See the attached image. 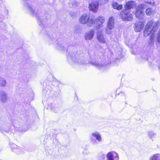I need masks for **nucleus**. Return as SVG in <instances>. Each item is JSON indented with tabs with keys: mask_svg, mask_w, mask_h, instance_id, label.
<instances>
[{
	"mask_svg": "<svg viewBox=\"0 0 160 160\" xmlns=\"http://www.w3.org/2000/svg\"><path fill=\"white\" fill-rule=\"evenodd\" d=\"M136 6V3L133 1L127 2L124 6L125 9L120 13V16L122 19L127 21H131L133 18L130 9Z\"/></svg>",
	"mask_w": 160,
	"mask_h": 160,
	"instance_id": "nucleus-3",
	"label": "nucleus"
},
{
	"mask_svg": "<svg viewBox=\"0 0 160 160\" xmlns=\"http://www.w3.org/2000/svg\"><path fill=\"white\" fill-rule=\"evenodd\" d=\"M149 160H160V154H156L151 156Z\"/></svg>",
	"mask_w": 160,
	"mask_h": 160,
	"instance_id": "nucleus-19",
	"label": "nucleus"
},
{
	"mask_svg": "<svg viewBox=\"0 0 160 160\" xmlns=\"http://www.w3.org/2000/svg\"><path fill=\"white\" fill-rule=\"evenodd\" d=\"M95 21L100 22L101 23H104L105 22V18L102 16H100L98 17L95 20Z\"/></svg>",
	"mask_w": 160,
	"mask_h": 160,
	"instance_id": "nucleus-20",
	"label": "nucleus"
},
{
	"mask_svg": "<svg viewBox=\"0 0 160 160\" xmlns=\"http://www.w3.org/2000/svg\"><path fill=\"white\" fill-rule=\"evenodd\" d=\"M113 8L118 10H121L122 8V5H119L117 2H113L112 4Z\"/></svg>",
	"mask_w": 160,
	"mask_h": 160,
	"instance_id": "nucleus-17",
	"label": "nucleus"
},
{
	"mask_svg": "<svg viewBox=\"0 0 160 160\" xmlns=\"http://www.w3.org/2000/svg\"><path fill=\"white\" fill-rule=\"evenodd\" d=\"M144 23L142 22H136L134 26V30L136 32H138L141 31L143 29Z\"/></svg>",
	"mask_w": 160,
	"mask_h": 160,
	"instance_id": "nucleus-12",
	"label": "nucleus"
},
{
	"mask_svg": "<svg viewBox=\"0 0 160 160\" xmlns=\"http://www.w3.org/2000/svg\"><path fill=\"white\" fill-rule=\"evenodd\" d=\"M69 62L71 64L84 65L87 62L86 59L84 57H80L77 54H72Z\"/></svg>",
	"mask_w": 160,
	"mask_h": 160,
	"instance_id": "nucleus-4",
	"label": "nucleus"
},
{
	"mask_svg": "<svg viewBox=\"0 0 160 160\" xmlns=\"http://www.w3.org/2000/svg\"><path fill=\"white\" fill-rule=\"evenodd\" d=\"M106 156L107 160H119V158L118 154L113 151L108 152Z\"/></svg>",
	"mask_w": 160,
	"mask_h": 160,
	"instance_id": "nucleus-8",
	"label": "nucleus"
},
{
	"mask_svg": "<svg viewBox=\"0 0 160 160\" xmlns=\"http://www.w3.org/2000/svg\"><path fill=\"white\" fill-rule=\"evenodd\" d=\"M100 3L102 4L107 3L108 2V0H100Z\"/></svg>",
	"mask_w": 160,
	"mask_h": 160,
	"instance_id": "nucleus-27",
	"label": "nucleus"
},
{
	"mask_svg": "<svg viewBox=\"0 0 160 160\" xmlns=\"http://www.w3.org/2000/svg\"><path fill=\"white\" fill-rule=\"evenodd\" d=\"M8 99L7 95L3 91H1L0 92V100L3 103H6Z\"/></svg>",
	"mask_w": 160,
	"mask_h": 160,
	"instance_id": "nucleus-13",
	"label": "nucleus"
},
{
	"mask_svg": "<svg viewBox=\"0 0 160 160\" xmlns=\"http://www.w3.org/2000/svg\"><path fill=\"white\" fill-rule=\"evenodd\" d=\"M94 31L92 29L86 33L85 38L86 40H88L92 39L94 36Z\"/></svg>",
	"mask_w": 160,
	"mask_h": 160,
	"instance_id": "nucleus-14",
	"label": "nucleus"
},
{
	"mask_svg": "<svg viewBox=\"0 0 160 160\" xmlns=\"http://www.w3.org/2000/svg\"><path fill=\"white\" fill-rule=\"evenodd\" d=\"M97 38L98 41L102 44L105 43L106 40L104 37V34L102 31L98 30L97 33Z\"/></svg>",
	"mask_w": 160,
	"mask_h": 160,
	"instance_id": "nucleus-10",
	"label": "nucleus"
},
{
	"mask_svg": "<svg viewBox=\"0 0 160 160\" xmlns=\"http://www.w3.org/2000/svg\"><path fill=\"white\" fill-rule=\"evenodd\" d=\"M98 2L96 0L92 1L89 3V10L93 12H96L98 10Z\"/></svg>",
	"mask_w": 160,
	"mask_h": 160,
	"instance_id": "nucleus-9",
	"label": "nucleus"
},
{
	"mask_svg": "<svg viewBox=\"0 0 160 160\" xmlns=\"http://www.w3.org/2000/svg\"><path fill=\"white\" fill-rule=\"evenodd\" d=\"M100 22L95 21L94 20V22L93 24H95V29L96 30L99 29L103 27V24L104 23H101Z\"/></svg>",
	"mask_w": 160,
	"mask_h": 160,
	"instance_id": "nucleus-18",
	"label": "nucleus"
},
{
	"mask_svg": "<svg viewBox=\"0 0 160 160\" xmlns=\"http://www.w3.org/2000/svg\"><path fill=\"white\" fill-rule=\"evenodd\" d=\"M92 65L95 66L96 68L100 70H105L110 67V64H102V63H92Z\"/></svg>",
	"mask_w": 160,
	"mask_h": 160,
	"instance_id": "nucleus-11",
	"label": "nucleus"
},
{
	"mask_svg": "<svg viewBox=\"0 0 160 160\" xmlns=\"http://www.w3.org/2000/svg\"><path fill=\"white\" fill-rule=\"evenodd\" d=\"M143 9V6L141 4L138 5L136 8L135 14L137 18L139 19H142L143 18L144 15Z\"/></svg>",
	"mask_w": 160,
	"mask_h": 160,
	"instance_id": "nucleus-6",
	"label": "nucleus"
},
{
	"mask_svg": "<svg viewBox=\"0 0 160 160\" xmlns=\"http://www.w3.org/2000/svg\"><path fill=\"white\" fill-rule=\"evenodd\" d=\"M92 136L96 138L95 139H92L91 142L94 145L98 143V142H102V138L100 134L98 132H95L92 134Z\"/></svg>",
	"mask_w": 160,
	"mask_h": 160,
	"instance_id": "nucleus-7",
	"label": "nucleus"
},
{
	"mask_svg": "<svg viewBox=\"0 0 160 160\" xmlns=\"http://www.w3.org/2000/svg\"><path fill=\"white\" fill-rule=\"evenodd\" d=\"M11 148H12V150L13 152L18 154L21 153L22 151V148L14 144H12Z\"/></svg>",
	"mask_w": 160,
	"mask_h": 160,
	"instance_id": "nucleus-16",
	"label": "nucleus"
},
{
	"mask_svg": "<svg viewBox=\"0 0 160 160\" xmlns=\"http://www.w3.org/2000/svg\"><path fill=\"white\" fill-rule=\"evenodd\" d=\"M158 22H153L150 21L146 25L143 32L144 35L145 37L148 36L150 33H152L150 37V40L148 41L149 45H153L154 42L155 35L154 32L157 30L159 26Z\"/></svg>",
	"mask_w": 160,
	"mask_h": 160,
	"instance_id": "nucleus-2",
	"label": "nucleus"
},
{
	"mask_svg": "<svg viewBox=\"0 0 160 160\" xmlns=\"http://www.w3.org/2000/svg\"><path fill=\"white\" fill-rule=\"evenodd\" d=\"M52 81V85L54 86H57L59 84V82L55 78H53Z\"/></svg>",
	"mask_w": 160,
	"mask_h": 160,
	"instance_id": "nucleus-22",
	"label": "nucleus"
},
{
	"mask_svg": "<svg viewBox=\"0 0 160 160\" xmlns=\"http://www.w3.org/2000/svg\"><path fill=\"white\" fill-rule=\"evenodd\" d=\"M79 21L82 24H86L88 26L91 27L94 22V19L91 18L89 14L84 13L80 17Z\"/></svg>",
	"mask_w": 160,
	"mask_h": 160,
	"instance_id": "nucleus-5",
	"label": "nucleus"
},
{
	"mask_svg": "<svg viewBox=\"0 0 160 160\" xmlns=\"http://www.w3.org/2000/svg\"><path fill=\"white\" fill-rule=\"evenodd\" d=\"M114 19L112 17H110L108 20L107 26L110 29H112L114 27Z\"/></svg>",
	"mask_w": 160,
	"mask_h": 160,
	"instance_id": "nucleus-15",
	"label": "nucleus"
},
{
	"mask_svg": "<svg viewBox=\"0 0 160 160\" xmlns=\"http://www.w3.org/2000/svg\"><path fill=\"white\" fill-rule=\"evenodd\" d=\"M111 29H110L108 28H108H107L106 29V33L108 34H111L112 32V31L111 30Z\"/></svg>",
	"mask_w": 160,
	"mask_h": 160,
	"instance_id": "nucleus-26",
	"label": "nucleus"
},
{
	"mask_svg": "<svg viewBox=\"0 0 160 160\" xmlns=\"http://www.w3.org/2000/svg\"><path fill=\"white\" fill-rule=\"evenodd\" d=\"M25 6L29 10L32 15L35 17L39 25L46 27L49 25V19L47 18V14H42L41 12H38L34 8L32 7L27 2H24Z\"/></svg>",
	"mask_w": 160,
	"mask_h": 160,
	"instance_id": "nucleus-1",
	"label": "nucleus"
},
{
	"mask_svg": "<svg viewBox=\"0 0 160 160\" xmlns=\"http://www.w3.org/2000/svg\"><path fill=\"white\" fill-rule=\"evenodd\" d=\"M148 136L150 138H154L156 135V134L153 132L150 131L148 132Z\"/></svg>",
	"mask_w": 160,
	"mask_h": 160,
	"instance_id": "nucleus-23",
	"label": "nucleus"
},
{
	"mask_svg": "<svg viewBox=\"0 0 160 160\" xmlns=\"http://www.w3.org/2000/svg\"><path fill=\"white\" fill-rule=\"evenodd\" d=\"M6 82L3 78L0 77V86L4 87L6 86Z\"/></svg>",
	"mask_w": 160,
	"mask_h": 160,
	"instance_id": "nucleus-21",
	"label": "nucleus"
},
{
	"mask_svg": "<svg viewBox=\"0 0 160 160\" xmlns=\"http://www.w3.org/2000/svg\"><path fill=\"white\" fill-rule=\"evenodd\" d=\"M146 14L148 16H150L152 14V10L151 8L147 9L146 11Z\"/></svg>",
	"mask_w": 160,
	"mask_h": 160,
	"instance_id": "nucleus-24",
	"label": "nucleus"
},
{
	"mask_svg": "<svg viewBox=\"0 0 160 160\" xmlns=\"http://www.w3.org/2000/svg\"><path fill=\"white\" fill-rule=\"evenodd\" d=\"M157 38L158 42V43L160 42V28L159 31L158 32Z\"/></svg>",
	"mask_w": 160,
	"mask_h": 160,
	"instance_id": "nucleus-25",
	"label": "nucleus"
}]
</instances>
